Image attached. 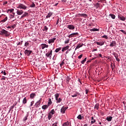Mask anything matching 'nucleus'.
Listing matches in <instances>:
<instances>
[{
  "label": "nucleus",
  "mask_w": 126,
  "mask_h": 126,
  "mask_svg": "<svg viewBox=\"0 0 126 126\" xmlns=\"http://www.w3.org/2000/svg\"><path fill=\"white\" fill-rule=\"evenodd\" d=\"M0 32V35H2L3 36H5V37H9V36H10V32L4 29L1 30Z\"/></svg>",
  "instance_id": "1"
},
{
  "label": "nucleus",
  "mask_w": 126,
  "mask_h": 126,
  "mask_svg": "<svg viewBox=\"0 0 126 126\" xmlns=\"http://www.w3.org/2000/svg\"><path fill=\"white\" fill-rule=\"evenodd\" d=\"M45 56L47 58H50V59H51L52 56H53V50H51L48 51V53H46Z\"/></svg>",
  "instance_id": "2"
},
{
  "label": "nucleus",
  "mask_w": 126,
  "mask_h": 126,
  "mask_svg": "<svg viewBox=\"0 0 126 126\" xmlns=\"http://www.w3.org/2000/svg\"><path fill=\"white\" fill-rule=\"evenodd\" d=\"M67 109H68V107L67 106L62 107V108L61 109V113H62V114H64V113H65V110H67Z\"/></svg>",
  "instance_id": "3"
},
{
  "label": "nucleus",
  "mask_w": 126,
  "mask_h": 126,
  "mask_svg": "<svg viewBox=\"0 0 126 126\" xmlns=\"http://www.w3.org/2000/svg\"><path fill=\"white\" fill-rule=\"evenodd\" d=\"M31 54H32V51L31 50H26L25 51V54L28 57H29Z\"/></svg>",
  "instance_id": "4"
},
{
  "label": "nucleus",
  "mask_w": 126,
  "mask_h": 126,
  "mask_svg": "<svg viewBox=\"0 0 126 126\" xmlns=\"http://www.w3.org/2000/svg\"><path fill=\"white\" fill-rule=\"evenodd\" d=\"M17 8H20V9H26V8H27V7L23 4H20L18 6Z\"/></svg>",
  "instance_id": "5"
},
{
  "label": "nucleus",
  "mask_w": 126,
  "mask_h": 126,
  "mask_svg": "<svg viewBox=\"0 0 126 126\" xmlns=\"http://www.w3.org/2000/svg\"><path fill=\"white\" fill-rule=\"evenodd\" d=\"M105 43H106V41H100V42H96L95 44L97 45L98 46H103V45H105Z\"/></svg>",
  "instance_id": "6"
},
{
  "label": "nucleus",
  "mask_w": 126,
  "mask_h": 126,
  "mask_svg": "<svg viewBox=\"0 0 126 126\" xmlns=\"http://www.w3.org/2000/svg\"><path fill=\"white\" fill-rule=\"evenodd\" d=\"M67 28H68V29H69V30H74L75 27L74 25H69L67 26Z\"/></svg>",
  "instance_id": "7"
},
{
  "label": "nucleus",
  "mask_w": 126,
  "mask_h": 126,
  "mask_svg": "<svg viewBox=\"0 0 126 126\" xmlns=\"http://www.w3.org/2000/svg\"><path fill=\"white\" fill-rule=\"evenodd\" d=\"M57 40L56 37H54L52 39H50L48 40V44H52V43H55V41Z\"/></svg>",
  "instance_id": "8"
},
{
  "label": "nucleus",
  "mask_w": 126,
  "mask_h": 126,
  "mask_svg": "<svg viewBox=\"0 0 126 126\" xmlns=\"http://www.w3.org/2000/svg\"><path fill=\"white\" fill-rule=\"evenodd\" d=\"M41 49L42 50H44L45 48H49V45L45 44V43H42L41 45Z\"/></svg>",
  "instance_id": "9"
},
{
  "label": "nucleus",
  "mask_w": 126,
  "mask_h": 126,
  "mask_svg": "<svg viewBox=\"0 0 126 126\" xmlns=\"http://www.w3.org/2000/svg\"><path fill=\"white\" fill-rule=\"evenodd\" d=\"M76 35H78V32L73 33L70 34L68 36V37L69 38H72V37H75V36H76Z\"/></svg>",
  "instance_id": "10"
},
{
  "label": "nucleus",
  "mask_w": 126,
  "mask_h": 126,
  "mask_svg": "<svg viewBox=\"0 0 126 126\" xmlns=\"http://www.w3.org/2000/svg\"><path fill=\"white\" fill-rule=\"evenodd\" d=\"M116 45H117V43L115 41L113 40L110 44V47H115Z\"/></svg>",
  "instance_id": "11"
},
{
  "label": "nucleus",
  "mask_w": 126,
  "mask_h": 126,
  "mask_svg": "<svg viewBox=\"0 0 126 126\" xmlns=\"http://www.w3.org/2000/svg\"><path fill=\"white\" fill-rule=\"evenodd\" d=\"M118 18L119 19H120V20H122V21H125V20H126V17H124L123 16H118Z\"/></svg>",
  "instance_id": "12"
},
{
  "label": "nucleus",
  "mask_w": 126,
  "mask_h": 126,
  "mask_svg": "<svg viewBox=\"0 0 126 126\" xmlns=\"http://www.w3.org/2000/svg\"><path fill=\"white\" fill-rule=\"evenodd\" d=\"M112 119H113V117H112V116H108L106 118V121L107 122H112Z\"/></svg>",
  "instance_id": "13"
},
{
  "label": "nucleus",
  "mask_w": 126,
  "mask_h": 126,
  "mask_svg": "<svg viewBox=\"0 0 126 126\" xmlns=\"http://www.w3.org/2000/svg\"><path fill=\"white\" fill-rule=\"evenodd\" d=\"M52 15H53V13L50 12L49 13H48L47 15L46 16V18H50Z\"/></svg>",
  "instance_id": "14"
},
{
  "label": "nucleus",
  "mask_w": 126,
  "mask_h": 126,
  "mask_svg": "<svg viewBox=\"0 0 126 126\" xmlns=\"http://www.w3.org/2000/svg\"><path fill=\"white\" fill-rule=\"evenodd\" d=\"M22 13H23V11H22V10H17V14H18V15H21Z\"/></svg>",
  "instance_id": "15"
},
{
  "label": "nucleus",
  "mask_w": 126,
  "mask_h": 126,
  "mask_svg": "<svg viewBox=\"0 0 126 126\" xmlns=\"http://www.w3.org/2000/svg\"><path fill=\"white\" fill-rule=\"evenodd\" d=\"M48 108H49L48 105H44L42 106V109H43V110H47Z\"/></svg>",
  "instance_id": "16"
},
{
  "label": "nucleus",
  "mask_w": 126,
  "mask_h": 126,
  "mask_svg": "<svg viewBox=\"0 0 126 126\" xmlns=\"http://www.w3.org/2000/svg\"><path fill=\"white\" fill-rule=\"evenodd\" d=\"M99 103H97L96 104H95L94 106V109H96V110H99Z\"/></svg>",
  "instance_id": "17"
},
{
  "label": "nucleus",
  "mask_w": 126,
  "mask_h": 126,
  "mask_svg": "<svg viewBox=\"0 0 126 126\" xmlns=\"http://www.w3.org/2000/svg\"><path fill=\"white\" fill-rule=\"evenodd\" d=\"M29 14L27 13V12H25L24 14H23L21 16V18H23L24 17H25L26 16H28Z\"/></svg>",
  "instance_id": "18"
},
{
  "label": "nucleus",
  "mask_w": 126,
  "mask_h": 126,
  "mask_svg": "<svg viewBox=\"0 0 126 126\" xmlns=\"http://www.w3.org/2000/svg\"><path fill=\"white\" fill-rule=\"evenodd\" d=\"M34 97H36V94H35V93H32L30 94V98H31L32 99H33L34 98Z\"/></svg>",
  "instance_id": "19"
},
{
  "label": "nucleus",
  "mask_w": 126,
  "mask_h": 126,
  "mask_svg": "<svg viewBox=\"0 0 126 126\" xmlns=\"http://www.w3.org/2000/svg\"><path fill=\"white\" fill-rule=\"evenodd\" d=\"M69 48V46H66L62 49V52H63L64 51H66Z\"/></svg>",
  "instance_id": "20"
},
{
  "label": "nucleus",
  "mask_w": 126,
  "mask_h": 126,
  "mask_svg": "<svg viewBox=\"0 0 126 126\" xmlns=\"http://www.w3.org/2000/svg\"><path fill=\"white\" fill-rule=\"evenodd\" d=\"M91 125H93V124H94V123H96V121L94 119V117H92L91 118Z\"/></svg>",
  "instance_id": "21"
},
{
  "label": "nucleus",
  "mask_w": 126,
  "mask_h": 126,
  "mask_svg": "<svg viewBox=\"0 0 126 126\" xmlns=\"http://www.w3.org/2000/svg\"><path fill=\"white\" fill-rule=\"evenodd\" d=\"M91 32H95L96 31H99V29L94 28L90 30Z\"/></svg>",
  "instance_id": "22"
},
{
  "label": "nucleus",
  "mask_w": 126,
  "mask_h": 126,
  "mask_svg": "<svg viewBox=\"0 0 126 126\" xmlns=\"http://www.w3.org/2000/svg\"><path fill=\"white\" fill-rule=\"evenodd\" d=\"M69 126V122H68V121H67L66 122L64 123L62 125V126Z\"/></svg>",
  "instance_id": "23"
},
{
  "label": "nucleus",
  "mask_w": 126,
  "mask_h": 126,
  "mask_svg": "<svg viewBox=\"0 0 126 126\" xmlns=\"http://www.w3.org/2000/svg\"><path fill=\"white\" fill-rule=\"evenodd\" d=\"M100 4H100L99 3L97 2L95 4H94V5L95 7H96V8L97 9L98 7H100Z\"/></svg>",
  "instance_id": "24"
},
{
  "label": "nucleus",
  "mask_w": 126,
  "mask_h": 126,
  "mask_svg": "<svg viewBox=\"0 0 126 126\" xmlns=\"http://www.w3.org/2000/svg\"><path fill=\"white\" fill-rule=\"evenodd\" d=\"M27 103V99L26 97H24V99H23V104H26Z\"/></svg>",
  "instance_id": "25"
},
{
  "label": "nucleus",
  "mask_w": 126,
  "mask_h": 126,
  "mask_svg": "<svg viewBox=\"0 0 126 126\" xmlns=\"http://www.w3.org/2000/svg\"><path fill=\"white\" fill-rule=\"evenodd\" d=\"M55 97L56 100H58V99L59 98V97H60V94L57 93L56 94H55Z\"/></svg>",
  "instance_id": "26"
},
{
  "label": "nucleus",
  "mask_w": 126,
  "mask_h": 126,
  "mask_svg": "<svg viewBox=\"0 0 126 126\" xmlns=\"http://www.w3.org/2000/svg\"><path fill=\"white\" fill-rule=\"evenodd\" d=\"M82 46H83V44H79L76 47L75 50H76L77 49H79V48H81V47H82Z\"/></svg>",
  "instance_id": "27"
},
{
  "label": "nucleus",
  "mask_w": 126,
  "mask_h": 126,
  "mask_svg": "<svg viewBox=\"0 0 126 126\" xmlns=\"http://www.w3.org/2000/svg\"><path fill=\"white\" fill-rule=\"evenodd\" d=\"M48 120H51V119H52V118H53V114H51V113H49L48 114Z\"/></svg>",
  "instance_id": "28"
},
{
  "label": "nucleus",
  "mask_w": 126,
  "mask_h": 126,
  "mask_svg": "<svg viewBox=\"0 0 126 126\" xmlns=\"http://www.w3.org/2000/svg\"><path fill=\"white\" fill-rule=\"evenodd\" d=\"M52 104H53V102H52V99L51 98H49L48 102V105L49 106L50 105H52Z\"/></svg>",
  "instance_id": "29"
},
{
  "label": "nucleus",
  "mask_w": 126,
  "mask_h": 126,
  "mask_svg": "<svg viewBox=\"0 0 126 126\" xmlns=\"http://www.w3.org/2000/svg\"><path fill=\"white\" fill-rule=\"evenodd\" d=\"M56 100L57 101L56 103H61L63 99H62L61 97H60L59 98H57V99Z\"/></svg>",
  "instance_id": "30"
},
{
  "label": "nucleus",
  "mask_w": 126,
  "mask_h": 126,
  "mask_svg": "<svg viewBox=\"0 0 126 126\" xmlns=\"http://www.w3.org/2000/svg\"><path fill=\"white\" fill-rule=\"evenodd\" d=\"M7 17H5L4 19H3V20H1V23L2 22V23H4L6 21H7Z\"/></svg>",
  "instance_id": "31"
},
{
  "label": "nucleus",
  "mask_w": 126,
  "mask_h": 126,
  "mask_svg": "<svg viewBox=\"0 0 126 126\" xmlns=\"http://www.w3.org/2000/svg\"><path fill=\"white\" fill-rule=\"evenodd\" d=\"M109 15L112 19H115L116 18V16L114 14H110Z\"/></svg>",
  "instance_id": "32"
},
{
  "label": "nucleus",
  "mask_w": 126,
  "mask_h": 126,
  "mask_svg": "<svg viewBox=\"0 0 126 126\" xmlns=\"http://www.w3.org/2000/svg\"><path fill=\"white\" fill-rule=\"evenodd\" d=\"M61 50H62V47H60V48H57V49L55 50V52H56V53H59V51H61Z\"/></svg>",
  "instance_id": "33"
},
{
  "label": "nucleus",
  "mask_w": 126,
  "mask_h": 126,
  "mask_svg": "<svg viewBox=\"0 0 126 126\" xmlns=\"http://www.w3.org/2000/svg\"><path fill=\"white\" fill-rule=\"evenodd\" d=\"M40 104H41V101L40 100H39L38 101H37L36 103H35V106L36 107H38V106H39V105H40Z\"/></svg>",
  "instance_id": "34"
},
{
  "label": "nucleus",
  "mask_w": 126,
  "mask_h": 126,
  "mask_svg": "<svg viewBox=\"0 0 126 126\" xmlns=\"http://www.w3.org/2000/svg\"><path fill=\"white\" fill-rule=\"evenodd\" d=\"M87 60V58H85L83 60L81 61V63L83 64L85 62H86V60Z\"/></svg>",
  "instance_id": "35"
},
{
  "label": "nucleus",
  "mask_w": 126,
  "mask_h": 126,
  "mask_svg": "<svg viewBox=\"0 0 126 126\" xmlns=\"http://www.w3.org/2000/svg\"><path fill=\"white\" fill-rule=\"evenodd\" d=\"M77 94L79 95V93H77L76 94L72 95L71 97H77Z\"/></svg>",
  "instance_id": "36"
},
{
  "label": "nucleus",
  "mask_w": 126,
  "mask_h": 126,
  "mask_svg": "<svg viewBox=\"0 0 126 126\" xmlns=\"http://www.w3.org/2000/svg\"><path fill=\"white\" fill-rule=\"evenodd\" d=\"M77 118L78 119V120H82V116L81 115H79Z\"/></svg>",
  "instance_id": "37"
},
{
  "label": "nucleus",
  "mask_w": 126,
  "mask_h": 126,
  "mask_svg": "<svg viewBox=\"0 0 126 126\" xmlns=\"http://www.w3.org/2000/svg\"><path fill=\"white\" fill-rule=\"evenodd\" d=\"M49 113L51 114V115H54L55 114V110L52 109Z\"/></svg>",
  "instance_id": "38"
},
{
  "label": "nucleus",
  "mask_w": 126,
  "mask_h": 126,
  "mask_svg": "<svg viewBox=\"0 0 126 126\" xmlns=\"http://www.w3.org/2000/svg\"><path fill=\"white\" fill-rule=\"evenodd\" d=\"M14 11V9L12 8V9H8L7 10V13H8V12L10 11V12H12Z\"/></svg>",
  "instance_id": "39"
},
{
  "label": "nucleus",
  "mask_w": 126,
  "mask_h": 126,
  "mask_svg": "<svg viewBox=\"0 0 126 126\" xmlns=\"http://www.w3.org/2000/svg\"><path fill=\"white\" fill-rule=\"evenodd\" d=\"M64 63V60H63L62 63H60V66L62 67L63 65V64Z\"/></svg>",
  "instance_id": "40"
},
{
  "label": "nucleus",
  "mask_w": 126,
  "mask_h": 126,
  "mask_svg": "<svg viewBox=\"0 0 126 126\" xmlns=\"http://www.w3.org/2000/svg\"><path fill=\"white\" fill-rule=\"evenodd\" d=\"M36 6V5H35V3L33 2L32 3V4L30 5L31 7H35Z\"/></svg>",
  "instance_id": "41"
},
{
  "label": "nucleus",
  "mask_w": 126,
  "mask_h": 126,
  "mask_svg": "<svg viewBox=\"0 0 126 126\" xmlns=\"http://www.w3.org/2000/svg\"><path fill=\"white\" fill-rule=\"evenodd\" d=\"M48 27L47 26H45L44 28V31L47 32V31H48Z\"/></svg>",
  "instance_id": "42"
},
{
  "label": "nucleus",
  "mask_w": 126,
  "mask_h": 126,
  "mask_svg": "<svg viewBox=\"0 0 126 126\" xmlns=\"http://www.w3.org/2000/svg\"><path fill=\"white\" fill-rule=\"evenodd\" d=\"M81 16H83V17H87V15L86 14H81Z\"/></svg>",
  "instance_id": "43"
},
{
  "label": "nucleus",
  "mask_w": 126,
  "mask_h": 126,
  "mask_svg": "<svg viewBox=\"0 0 126 126\" xmlns=\"http://www.w3.org/2000/svg\"><path fill=\"white\" fill-rule=\"evenodd\" d=\"M29 45V42H26L25 43V47H28Z\"/></svg>",
  "instance_id": "44"
},
{
  "label": "nucleus",
  "mask_w": 126,
  "mask_h": 126,
  "mask_svg": "<svg viewBox=\"0 0 126 126\" xmlns=\"http://www.w3.org/2000/svg\"><path fill=\"white\" fill-rule=\"evenodd\" d=\"M27 118H28V115H27L24 118V121H27Z\"/></svg>",
  "instance_id": "45"
},
{
  "label": "nucleus",
  "mask_w": 126,
  "mask_h": 126,
  "mask_svg": "<svg viewBox=\"0 0 126 126\" xmlns=\"http://www.w3.org/2000/svg\"><path fill=\"white\" fill-rule=\"evenodd\" d=\"M114 55L115 58H119V54H118L117 53H116V54L114 53Z\"/></svg>",
  "instance_id": "46"
},
{
  "label": "nucleus",
  "mask_w": 126,
  "mask_h": 126,
  "mask_svg": "<svg viewBox=\"0 0 126 126\" xmlns=\"http://www.w3.org/2000/svg\"><path fill=\"white\" fill-rule=\"evenodd\" d=\"M69 42V39H67V40H65L64 41V44H68Z\"/></svg>",
  "instance_id": "47"
},
{
  "label": "nucleus",
  "mask_w": 126,
  "mask_h": 126,
  "mask_svg": "<svg viewBox=\"0 0 126 126\" xmlns=\"http://www.w3.org/2000/svg\"><path fill=\"white\" fill-rule=\"evenodd\" d=\"M102 38H104L105 39H108V36L106 35H104L102 36Z\"/></svg>",
  "instance_id": "48"
},
{
  "label": "nucleus",
  "mask_w": 126,
  "mask_h": 126,
  "mask_svg": "<svg viewBox=\"0 0 126 126\" xmlns=\"http://www.w3.org/2000/svg\"><path fill=\"white\" fill-rule=\"evenodd\" d=\"M82 57H83V54H81L80 55H79L78 58V59H81V58H82Z\"/></svg>",
  "instance_id": "49"
},
{
  "label": "nucleus",
  "mask_w": 126,
  "mask_h": 126,
  "mask_svg": "<svg viewBox=\"0 0 126 126\" xmlns=\"http://www.w3.org/2000/svg\"><path fill=\"white\" fill-rule=\"evenodd\" d=\"M33 104H34V101H32L31 103L30 107H32V106H33Z\"/></svg>",
  "instance_id": "50"
},
{
  "label": "nucleus",
  "mask_w": 126,
  "mask_h": 126,
  "mask_svg": "<svg viewBox=\"0 0 126 126\" xmlns=\"http://www.w3.org/2000/svg\"><path fill=\"white\" fill-rule=\"evenodd\" d=\"M23 42V41H21V42H19L18 44L17 45H22V43Z\"/></svg>",
  "instance_id": "51"
},
{
  "label": "nucleus",
  "mask_w": 126,
  "mask_h": 126,
  "mask_svg": "<svg viewBox=\"0 0 126 126\" xmlns=\"http://www.w3.org/2000/svg\"><path fill=\"white\" fill-rule=\"evenodd\" d=\"M1 73H3L4 75H6V73L5 72V71H2L1 72Z\"/></svg>",
  "instance_id": "52"
},
{
  "label": "nucleus",
  "mask_w": 126,
  "mask_h": 126,
  "mask_svg": "<svg viewBox=\"0 0 126 126\" xmlns=\"http://www.w3.org/2000/svg\"><path fill=\"white\" fill-rule=\"evenodd\" d=\"M15 27H16V25H13L11 26V28L13 29L15 28Z\"/></svg>",
  "instance_id": "53"
},
{
  "label": "nucleus",
  "mask_w": 126,
  "mask_h": 126,
  "mask_svg": "<svg viewBox=\"0 0 126 126\" xmlns=\"http://www.w3.org/2000/svg\"><path fill=\"white\" fill-rule=\"evenodd\" d=\"M115 59L117 62H120V60L119 58H115Z\"/></svg>",
  "instance_id": "54"
},
{
  "label": "nucleus",
  "mask_w": 126,
  "mask_h": 126,
  "mask_svg": "<svg viewBox=\"0 0 126 126\" xmlns=\"http://www.w3.org/2000/svg\"><path fill=\"white\" fill-rule=\"evenodd\" d=\"M89 92V90L88 89H86V94H88V92Z\"/></svg>",
  "instance_id": "55"
},
{
  "label": "nucleus",
  "mask_w": 126,
  "mask_h": 126,
  "mask_svg": "<svg viewBox=\"0 0 126 126\" xmlns=\"http://www.w3.org/2000/svg\"><path fill=\"white\" fill-rule=\"evenodd\" d=\"M111 68H112V70H114V67L113 66V65L112 64H111Z\"/></svg>",
  "instance_id": "56"
},
{
  "label": "nucleus",
  "mask_w": 126,
  "mask_h": 126,
  "mask_svg": "<svg viewBox=\"0 0 126 126\" xmlns=\"http://www.w3.org/2000/svg\"><path fill=\"white\" fill-rule=\"evenodd\" d=\"M16 105H17V102H16L13 104V107H15Z\"/></svg>",
  "instance_id": "57"
},
{
  "label": "nucleus",
  "mask_w": 126,
  "mask_h": 126,
  "mask_svg": "<svg viewBox=\"0 0 126 126\" xmlns=\"http://www.w3.org/2000/svg\"><path fill=\"white\" fill-rule=\"evenodd\" d=\"M2 80H5V77L3 76V77L1 78Z\"/></svg>",
  "instance_id": "58"
},
{
  "label": "nucleus",
  "mask_w": 126,
  "mask_h": 126,
  "mask_svg": "<svg viewBox=\"0 0 126 126\" xmlns=\"http://www.w3.org/2000/svg\"><path fill=\"white\" fill-rule=\"evenodd\" d=\"M59 21H60V20L58 19L56 22V25H58V24H59Z\"/></svg>",
  "instance_id": "59"
},
{
  "label": "nucleus",
  "mask_w": 126,
  "mask_h": 126,
  "mask_svg": "<svg viewBox=\"0 0 126 126\" xmlns=\"http://www.w3.org/2000/svg\"><path fill=\"white\" fill-rule=\"evenodd\" d=\"M58 124H59V122H55V123H54L53 124L58 125Z\"/></svg>",
  "instance_id": "60"
},
{
  "label": "nucleus",
  "mask_w": 126,
  "mask_h": 126,
  "mask_svg": "<svg viewBox=\"0 0 126 126\" xmlns=\"http://www.w3.org/2000/svg\"><path fill=\"white\" fill-rule=\"evenodd\" d=\"M11 16L12 17V18H13L14 17V15L12 14V15H11Z\"/></svg>",
  "instance_id": "61"
},
{
  "label": "nucleus",
  "mask_w": 126,
  "mask_h": 126,
  "mask_svg": "<svg viewBox=\"0 0 126 126\" xmlns=\"http://www.w3.org/2000/svg\"><path fill=\"white\" fill-rule=\"evenodd\" d=\"M98 55H99L100 58H102V54H98Z\"/></svg>",
  "instance_id": "62"
},
{
  "label": "nucleus",
  "mask_w": 126,
  "mask_h": 126,
  "mask_svg": "<svg viewBox=\"0 0 126 126\" xmlns=\"http://www.w3.org/2000/svg\"><path fill=\"white\" fill-rule=\"evenodd\" d=\"M52 126H58V125H57L56 124H53V125H52Z\"/></svg>",
  "instance_id": "63"
},
{
  "label": "nucleus",
  "mask_w": 126,
  "mask_h": 126,
  "mask_svg": "<svg viewBox=\"0 0 126 126\" xmlns=\"http://www.w3.org/2000/svg\"><path fill=\"white\" fill-rule=\"evenodd\" d=\"M4 4H7V1H5V2L4 3Z\"/></svg>",
  "instance_id": "64"
}]
</instances>
